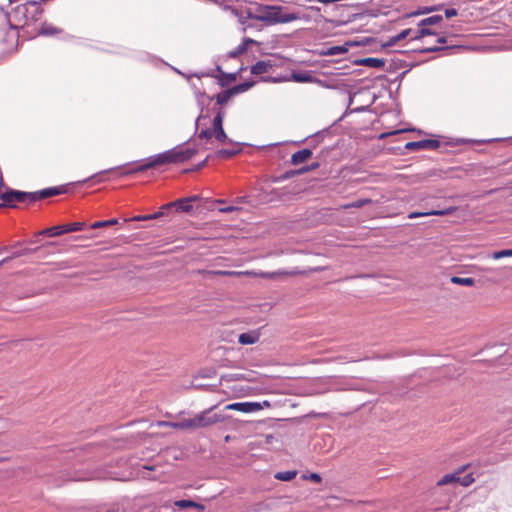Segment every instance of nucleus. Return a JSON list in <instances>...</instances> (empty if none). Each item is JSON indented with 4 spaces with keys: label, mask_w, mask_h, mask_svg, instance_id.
<instances>
[{
    "label": "nucleus",
    "mask_w": 512,
    "mask_h": 512,
    "mask_svg": "<svg viewBox=\"0 0 512 512\" xmlns=\"http://www.w3.org/2000/svg\"><path fill=\"white\" fill-rule=\"evenodd\" d=\"M430 138H424L417 141H409L404 146L403 149L406 152V155L413 151L420 150H437L441 147V145L455 147L464 144H488L494 142H512V136L509 137H500V138H490V139H471V138H452L444 135L438 134H429Z\"/></svg>",
    "instance_id": "obj_1"
},
{
    "label": "nucleus",
    "mask_w": 512,
    "mask_h": 512,
    "mask_svg": "<svg viewBox=\"0 0 512 512\" xmlns=\"http://www.w3.org/2000/svg\"><path fill=\"white\" fill-rule=\"evenodd\" d=\"M164 165H173L170 149L143 159L104 169L103 173L104 176L109 173H116L118 177H125L142 173L150 169H156Z\"/></svg>",
    "instance_id": "obj_2"
},
{
    "label": "nucleus",
    "mask_w": 512,
    "mask_h": 512,
    "mask_svg": "<svg viewBox=\"0 0 512 512\" xmlns=\"http://www.w3.org/2000/svg\"><path fill=\"white\" fill-rule=\"evenodd\" d=\"M105 180L103 170L98 171L82 180L73 181L57 186H50L40 190L33 191L35 203L46 198L68 194L74 191V189L82 187L85 184L89 186L101 183Z\"/></svg>",
    "instance_id": "obj_3"
},
{
    "label": "nucleus",
    "mask_w": 512,
    "mask_h": 512,
    "mask_svg": "<svg viewBox=\"0 0 512 512\" xmlns=\"http://www.w3.org/2000/svg\"><path fill=\"white\" fill-rule=\"evenodd\" d=\"M4 253L8 254L7 256H27L34 253H37L38 256H52L56 253H62V250L57 248L55 242L52 241L41 245H38L35 242H17L15 246L0 244V255Z\"/></svg>",
    "instance_id": "obj_4"
},
{
    "label": "nucleus",
    "mask_w": 512,
    "mask_h": 512,
    "mask_svg": "<svg viewBox=\"0 0 512 512\" xmlns=\"http://www.w3.org/2000/svg\"><path fill=\"white\" fill-rule=\"evenodd\" d=\"M263 14L259 15L261 22L267 26L277 24H286L300 19V13L296 11L286 12V8L281 5L267 4L262 6Z\"/></svg>",
    "instance_id": "obj_5"
},
{
    "label": "nucleus",
    "mask_w": 512,
    "mask_h": 512,
    "mask_svg": "<svg viewBox=\"0 0 512 512\" xmlns=\"http://www.w3.org/2000/svg\"><path fill=\"white\" fill-rule=\"evenodd\" d=\"M1 205L3 208L15 209L17 204H34V192L23 191L14 188H6V191H1Z\"/></svg>",
    "instance_id": "obj_6"
},
{
    "label": "nucleus",
    "mask_w": 512,
    "mask_h": 512,
    "mask_svg": "<svg viewBox=\"0 0 512 512\" xmlns=\"http://www.w3.org/2000/svg\"><path fill=\"white\" fill-rule=\"evenodd\" d=\"M332 149H334V147H331V148L326 147V148H324L318 155L315 156V161L311 162L310 164H302L300 167L294 168V169H288V170H286L285 172H283L280 175H272V176H270L269 182H271V183H280V182H284L286 180H289L291 178H294V177H297V176H300V175H304V174L309 173L311 171L317 170L318 168L321 167V162L319 161V158L322 155V153L324 151L328 152V151H330Z\"/></svg>",
    "instance_id": "obj_7"
},
{
    "label": "nucleus",
    "mask_w": 512,
    "mask_h": 512,
    "mask_svg": "<svg viewBox=\"0 0 512 512\" xmlns=\"http://www.w3.org/2000/svg\"><path fill=\"white\" fill-rule=\"evenodd\" d=\"M192 141V137L187 139L186 141L177 144L176 146L170 148L173 165L184 164L193 159L200 151V148L197 144L193 146L186 145Z\"/></svg>",
    "instance_id": "obj_8"
},
{
    "label": "nucleus",
    "mask_w": 512,
    "mask_h": 512,
    "mask_svg": "<svg viewBox=\"0 0 512 512\" xmlns=\"http://www.w3.org/2000/svg\"><path fill=\"white\" fill-rule=\"evenodd\" d=\"M215 407L216 406L210 407L196 414L192 418L194 429L205 428L213 424L225 421L226 416L223 413L214 412Z\"/></svg>",
    "instance_id": "obj_9"
},
{
    "label": "nucleus",
    "mask_w": 512,
    "mask_h": 512,
    "mask_svg": "<svg viewBox=\"0 0 512 512\" xmlns=\"http://www.w3.org/2000/svg\"><path fill=\"white\" fill-rule=\"evenodd\" d=\"M0 9H1V11H3L5 13V17H6L9 29L15 30L17 32L19 31V29H21L25 36L28 35V33L30 31L31 24L27 23L28 8L25 7L24 4H19L12 9V14H13L14 18L18 21H21V20L24 21L22 26H17V25L12 24L10 21V18H9V13L7 11H5L3 7H0Z\"/></svg>",
    "instance_id": "obj_10"
},
{
    "label": "nucleus",
    "mask_w": 512,
    "mask_h": 512,
    "mask_svg": "<svg viewBox=\"0 0 512 512\" xmlns=\"http://www.w3.org/2000/svg\"><path fill=\"white\" fill-rule=\"evenodd\" d=\"M328 208H322L319 210H307L305 217L301 219L304 228H314L321 224H325L328 221Z\"/></svg>",
    "instance_id": "obj_11"
},
{
    "label": "nucleus",
    "mask_w": 512,
    "mask_h": 512,
    "mask_svg": "<svg viewBox=\"0 0 512 512\" xmlns=\"http://www.w3.org/2000/svg\"><path fill=\"white\" fill-rule=\"evenodd\" d=\"M413 32L412 28H406L398 32L397 34L390 36L385 42H381L379 46L371 47L369 52L376 53L378 51H384L387 48L395 46L398 42L406 39Z\"/></svg>",
    "instance_id": "obj_12"
},
{
    "label": "nucleus",
    "mask_w": 512,
    "mask_h": 512,
    "mask_svg": "<svg viewBox=\"0 0 512 512\" xmlns=\"http://www.w3.org/2000/svg\"><path fill=\"white\" fill-rule=\"evenodd\" d=\"M63 29L54 26L51 23H48L47 21H44L41 23L40 28L36 29V26H33V29H31L26 36L28 39H34L37 36H44V37H52L57 34H62Z\"/></svg>",
    "instance_id": "obj_13"
},
{
    "label": "nucleus",
    "mask_w": 512,
    "mask_h": 512,
    "mask_svg": "<svg viewBox=\"0 0 512 512\" xmlns=\"http://www.w3.org/2000/svg\"><path fill=\"white\" fill-rule=\"evenodd\" d=\"M233 147L231 148H220L214 151L212 154V158H217L221 160H229L243 152L244 147L250 146L249 143L246 142H238V144H231Z\"/></svg>",
    "instance_id": "obj_14"
},
{
    "label": "nucleus",
    "mask_w": 512,
    "mask_h": 512,
    "mask_svg": "<svg viewBox=\"0 0 512 512\" xmlns=\"http://www.w3.org/2000/svg\"><path fill=\"white\" fill-rule=\"evenodd\" d=\"M203 208L207 209V210L217 209L218 212L224 213V214H229V213H232V212H236V211H241L242 210V208L240 206L235 205L234 203L230 204V205H227L226 204V200H224V199H215V200L206 199L204 201Z\"/></svg>",
    "instance_id": "obj_15"
},
{
    "label": "nucleus",
    "mask_w": 512,
    "mask_h": 512,
    "mask_svg": "<svg viewBox=\"0 0 512 512\" xmlns=\"http://www.w3.org/2000/svg\"><path fill=\"white\" fill-rule=\"evenodd\" d=\"M212 130L214 138L221 144H238V141L228 137L224 129V119H212Z\"/></svg>",
    "instance_id": "obj_16"
},
{
    "label": "nucleus",
    "mask_w": 512,
    "mask_h": 512,
    "mask_svg": "<svg viewBox=\"0 0 512 512\" xmlns=\"http://www.w3.org/2000/svg\"><path fill=\"white\" fill-rule=\"evenodd\" d=\"M463 45H451V46H429V47H420L416 49L411 50H396L395 52L403 54V55H409L411 53L415 54H427V53H438L441 51L446 50H454V49H463Z\"/></svg>",
    "instance_id": "obj_17"
},
{
    "label": "nucleus",
    "mask_w": 512,
    "mask_h": 512,
    "mask_svg": "<svg viewBox=\"0 0 512 512\" xmlns=\"http://www.w3.org/2000/svg\"><path fill=\"white\" fill-rule=\"evenodd\" d=\"M170 205H172V207L174 208V211L177 213L190 214L194 210L202 211L204 209L203 208L204 203L194 206L193 204L189 203V200L187 199V197H181L174 201H171Z\"/></svg>",
    "instance_id": "obj_18"
},
{
    "label": "nucleus",
    "mask_w": 512,
    "mask_h": 512,
    "mask_svg": "<svg viewBox=\"0 0 512 512\" xmlns=\"http://www.w3.org/2000/svg\"><path fill=\"white\" fill-rule=\"evenodd\" d=\"M351 63L355 66H365L375 69H385L387 60L379 57H357L351 60Z\"/></svg>",
    "instance_id": "obj_19"
},
{
    "label": "nucleus",
    "mask_w": 512,
    "mask_h": 512,
    "mask_svg": "<svg viewBox=\"0 0 512 512\" xmlns=\"http://www.w3.org/2000/svg\"><path fill=\"white\" fill-rule=\"evenodd\" d=\"M313 155H314V149L308 144L307 147H304V148L299 149V150L295 151L294 153H292L289 161H287L286 163L293 165V166L305 164V162L307 160H309L310 158H312Z\"/></svg>",
    "instance_id": "obj_20"
},
{
    "label": "nucleus",
    "mask_w": 512,
    "mask_h": 512,
    "mask_svg": "<svg viewBox=\"0 0 512 512\" xmlns=\"http://www.w3.org/2000/svg\"><path fill=\"white\" fill-rule=\"evenodd\" d=\"M445 7V3H437L427 6H418L415 10L406 12L402 19H409L413 17H418L421 15H428L434 12L442 11Z\"/></svg>",
    "instance_id": "obj_21"
},
{
    "label": "nucleus",
    "mask_w": 512,
    "mask_h": 512,
    "mask_svg": "<svg viewBox=\"0 0 512 512\" xmlns=\"http://www.w3.org/2000/svg\"><path fill=\"white\" fill-rule=\"evenodd\" d=\"M226 410H236L242 413H253L261 410L257 401L234 402L225 406Z\"/></svg>",
    "instance_id": "obj_22"
},
{
    "label": "nucleus",
    "mask_w": 512,
    "mask_h": 512,
    "mask_svg": "<svg viewBox=\"0 0 512 512\" xmlns=\"http://www.w3.org/2000/svg\"><path fill=\"white\" fill-rule=\"evenodd\" d=\"M456 169H457L456 167H449L446 170L432 168V169H429L427 171H424V172H421V173H417L415 175V177L417 178L418 182H426L430 178H441V179H443V178L446 177L448 172L456 170Z\"/></svg>",
    "instance_id": "obj_23"
},
{
    "label": "nucleus",
    "mask_w": 512,
    "mask_h": 512,
    "mask_svg": "<svg viewBox=\"0 0 512 512\" xmlns=\"http://www.w3.org/2000/svg\"><path fill=\"white\" fill-rule=\"evenodd\" d=\"M278 64L275 60L266 59V60H257L254 64L249 66L250 73L252 75H260L267 73L271 68L276 67Z\"/></svg>",
    "instance_id": "obj_24"
},
{
    "label": "nucleus",
    "mask_w": 512,
    "mask_h": 512,
    "mask_svg": "<svg viewBox=\"0 0 512 512\" xmlns=\"http://www.w3.org/2000/svg\"><path fill=\"white\" fill-rule=\"evenodd\" d=\"M291 82L295 83H314L318 81L312 74V71L302 69H292L290 71Z\"/></svg>",
    "instance_id": "obj_25"
},
{
    "label": "nucleus",
    "mask_w": 512,
    "mask_h": 512,
    "mask_svg": "<svg viewBox=\"0 0 512 512\" xmlns=\"http://www.w3.org/2000/svg\"><path fill=\"white\" fill-rule=\"evenodd\" d=\"M251 45H261V43L255 39L250 37H243L241 43L237 45L234 49L228 52V58H237L240 55L244 54Z\"/></svg>",
    "instance_id": "obj_26"
},
{
    "label": "nucleus",
    "mask_w": 512,
    "mask_h": 512,
    "mask_svg": "<svg viewBox=\"0 0 512 512\" xmlns=\"http://www.w3.org/2000/svg\"><path fill=\"white\" fill-rule=\"evenodd\" d=\"M326 266H316V267H310L308 269L300 270L298 268H294L292 270H278L277 272L269 273L267 274L269 277L273 278L275 275H306L311 272H319L325 270Z\"/></svg>",
    "instance_id": "obj_27"
},
{
    "label": "nucleus",
    "mask_w": 512,
    "mask_h": 512,
    "mask_svg": "<svg viewBox=\"0 0 512 512\" xmlns=\"http://www.w3.org/2000/svg\"><path fill=\"white\" fill-rule=\"evenodd\" d=\"M334 126L335 125H333L332 123L330 126L321 129L311 135H308L307 140H309V145L315 150L318 147V145L324 140L325 136L332 134Z\"/></svg>",
    "instance_id": "obj_28"
},
{
    "label": "nucleus",
    "mask_w": 512,
    "mask_h": 512,
    "mask_svg": "<svg viewBox=\"0 0 512 512\" xmlns=\"http://www.w3.org/2000/svg\"><path fill=\"white\" fill-rule=\"evenodd\" d=\"M348 47L346 45V41L341 45H333L328 47H322L317 51L319 56H334V55H344L348 53Z\"/></svg>",
    "instance_id": "obj_29"
},
{
    "label": "nucleus",
    "mask_w": 512,
    "mask_h": 512,
    "mask_svg": "<svg viewBox=\"0 0 512 512\" xmlns=\"http://www.w3.org/2000/svg\"><path fill=\"white\" fill-rule=\"evenodd\" d=\"M174 507L179 510L195 509L199 512H203L206 509L205 505L191 499L176 500L174 501Z\"/></svg>",
    "instance_id": "obj_30"
},
{
    "label": "nucleus",
    "mask_w": 512,
    "mask_h": 512,
    "mask_svg": "<svg viewBox=\"0 0 512 512\" xmlns=\"http://www.w3.org/2000/svg\"><path fill=\"white\" fill-rule=\"evenodd\" d=\"M371 88H372V85L360 87L359 89H357L354 92L347 91V94H348L347 107H346L344 113L337 120H335L333 122V125H337L340 121H342L348 115V110L351 109L350 106L353 104L354 98L357 94H361L365 91H369Z\"/></svg>",
    "instance_id": "obj_31"
},
{
    "label": "nucleus",
    "mask_w": 512,
    "mask_h": 512,
    "mask_svg": "<svg viewBox=\"0 0 512 512\" xmlns=\"http://www.w3.org/2000/svg\"><path fill=\"white\" fill-rule=\"evenodd\" d=\"M235 96H237V95L235 94L234 90L230 86L228 88L222 89L221 91H219L218 93H216L214 95H209L207 100L209 102H212L213 99H219L220 102H222L224 105H226Z\"/></svg>",
    "instance_id": "obj_32"
},
{
    "label": "nucleus",
    "mask_w": 512,
    "mask_h": 512,
    "mask_svg": "<svg viewBox=\"0 0 512 512\" xmlns=\"http://www.w3.org/2000/svg\"><path fill=\"white\" fill-rule=\"evenodd\" d=\"M372 44H377V38L368 36V37H361V38H354L346 41V45L348 47V50L351 47H366L371 46Z\"/></svg>",
    "instance_id": "obj_33"
},
{
    "label": "nucleus",
    "mask_w": 512,
    "mask_h": 512,
    "mask_svg": "<svg viewBox=\"0 0 512 512\" xmlns=\"http://www.w3.org/2000/svg\"><path fill=\"white\" fill-rule=\"evenodd\" d=\"M224 72L222 66L220 64H216L215 68L207 69L205 71L193 72L189 76H195L198 79L204 77L214 78L217 81L218 75H221Z\"/></svg>",
    "instance_id": "obj_34"
},
{
    "label": "nucleus",
    "mask_w": 512,
    "mask_h": 512,
    "mask_svg": "<svg viewBox=\"0 0 512 512\" xmlns=\"http://www.w3.org/2000/svg\"><path fill=\"white\" fill-rule=\"evenodd\" d=\"M258 82H260L259 79L255 80V79L249 77L248 79H245L242 82H239V83H237L235 85H232L231 87L234 90L235 94L239 95V94H242V93H245V92L249 91Z\"/></svg>",
    "instance_id": "obj_35"
},
{
    "label": "nucleus",
    "mask_w": 512,
    "mask_h": 512,
    "mask_svg": "<svg viewBox=\"0 0 512 512\" xmlns=\"http://www.w3.org/2000/svg\"><path fill=\"white\" fill-rule=\"evenodd\" d=\"M199 109L198 120H210L209 102L206 98H195Z\"/></svg>",
    "instance_id": "obj_36"
},
{
    "label": "nucleus",
    "mask_w": 512,
    "mask_h": 512,
    "mask_svg": "<svg viewBox=\"0 0 512 512\" xmlns=\"http://www.w3.org/2000/svg\"><path fill=\"white\" fill-rule=\"evenodd\" d=\"M260 333L256 330L241 333L238 336V343L241 345H252L259 341Z\"/></svg>",
    "instance_id": "obj_37"
},
{
    "label": "nucleus",
    "mask_w": 512,
    "mask_h": 512,
    "mask_svg": "<svg viewBox=\"0 0 512 512\" xmlns=\"http://www.w3.org/2000/svg\"><path fill=\"white\" fill-rule=\"evenodd\" d=\"M427 36H438V33L430 27L417 26V30L414 32L413 36H411L410 41L422 40Z\"/></svg>",
    "instance_id": "obj_38"
},
{
    "label": "nucleus",
    "mask_w": 512,
    "mask_h": 512,
    "mask_svg": "<svg viewBox=\"0 0 512 512\" xmlns=\"http://www.w3.org/2000/svg\"><path fill=\"white\" fill-rule=\"evenodd\" d=\"M464 469H465V466L459 468L457 471H455L453 473L445 474L443 477H441L437 481V485L444 486V485L451 484V483L458 484L459 474H462Z\"/></svg>",
    "instance_id": "obj_39"
},
{
    "label": "nucleus",
    "mask_w": 512,
    "mask_h": 512,
    "mask_svg": "<svg viewBox=\"0 0 512 512\" xmlns=\"http://www.w3.org/2000/svg\"><path fill=\"white\" fill-rule=\"evenodd\" d=\"M243 10H244V14H243V20H244L243 31H246L247 29H250V28H255L256 27L255 24L248 23L247 21L248 20H256V21L261 22V18H258L259 15H256L254 13V11H253V8H251V7H243Z\"/></svg>",
    "instance_id": "obj_40"
},
{
    "label": "nucleus",
    "mask_w": 512,
    "mask_h": 512,
    "mask_svg": "<svg viewBox=\"0 0 512 512\" xmlns=\"http://www.w3.org/2000/svg\"><path fill=\"white\" fill-rule=\"evenodd\" d=\"M192 139L197 137L199 140H204L206 143H210L212 138L214 137L212 127H208L206 125L202 126L200 130H194Z\"/></svg>",
    "instance_id": "obj_41"
},
{
    "label": "nucleus",
    "mask_w": 512,
    "mask_h": 512,
    "mask_svg": "<svg viewBox=\"0 0 512 512\" xmlns=\"http://www.w3.org/2000/svg\"><path fill=\"white\" fill-rule=\"evenodd\" d=\"M62 226L65 229V233L90 230L89 223L86 221H73L69 223H63Z\"/></svg>",
    "instance_id": "obj_42"
},
{
    "label": "nucleus",
    "mask_w": 512,
    "mask_h": 512,
    "mask_svg": "<svg viewBox=\"0 0 512 512\" xmlns=\"http://www.w3.org/2000/svg\"><path fill=\"white\" fill-rule=\"evenodd\" d=\"M409 64L410 63H408L404 59L392 58V59L389 60L388 66L385 65V69L384 70L387 73H394V72L398 71L401 68H406L407 69Z\"/></svg>",
    "instance_id": "obj_43"
},
{
    "label": "nucleus",
    "mask_w": 512,
    "mask_h": 512,
    "mask_svg": "<svg viewBox=\"0 0 512 512\" xmlns=\"http://www.w3.org/2000/svg\"><path fill=\"white\" fill-rule=\"evenodd\" d=\"M216 84L220 86L222 89L228 88V85L232 82H235L236 75L233 72L224 71L221 75H218Z\"/></svg>",
    "instance_id": "obj_44"
},
{
    "label": "nucleus",
    "mask_w": 512,
    "mask_h": 512,
    "mask_svg": "<svg viewBox=\"0 0 512 512\" xmlns=\"http://www.w3.org/2000/svg\"><path fill=\"white\" fill-rule=\"evenodd\" d=\"M260 82L264 83H283V82H291L290 73L289 74H278L275 76L266 75L259 77Z\"/></svg>",
    "instance_id": "obj_45"
},
{
    "label": "nucleus",
    "mask_w": 512,
    "mask_h": 512,
    "mask_svg": "<svg viewBox=\"0 0 512 512\" xmlns=\"http://www.w3.org/2000/svg\"><path fill=\"white\" fill-rule=\"evenodd\" d=\"M65 234V229L62 224L54 225L48 228L43 229L39 235L46 237H58Z\"/></svg>",
    "instance_id": "obj_46"
},
{
    "label": "nucleus",
    "mask_w": 512,
    "mask_h": 512,
    "mask_svg": "<svg viewBox=\"0 0 512 512\" xmlns=\"http://www.w3.org/2000/svg\"><path fill=\"white\" fill-rule=\"evenodd\" d=\"M443 16L441 14H433L426 18H423L417 22V26H425L430 27L434 25H439L443 22Z\"/></svg>",
    "instance_id": "obj_47"
},
{
    "label": "nucleus",
    "mask_w": 512,
    "mask_h": 512,
    "mask_svg": "<svg viewBox=\"0 0 512 512\" xmlns=\"http://www.w3.org/2000/svg\"><path fill=\"white\" fill-rule=\"evenodd\" d=\"M214 101V105L212 107V109L210 110V113L212 112L213 113V119H225V116H226V110H225V105L220 102L219 99H213Z\"/></svg>",
    "instance_id": "obj_48"
},
{
    "label": "nucleus",
    "mask_w": 512,
    "mask_h": 512,
    "mask_svg": "<svg viewBox=\"0 0 512 512\" xmlns=\"http://www.w3.org/2000/svg\"><path fill=\"white\" fill-rule=\"evenodd\" d=\"M214 101V105L212 107V109L210 110V113L212 112L213 113V119H225V116H226V110H225V105L220 102L219 99H213Z\"/></svg>",
    "instance_id": "obj_49"
},
{
    "label": "nucleus",
    "mask_w": 512,
    "mask_h": 512,
    "mask_svg": "<svg viewBox=\"0 0 512 512\" xmlns=\"http://www.w3.org/2000/svg\"><path fill=\"white\" fill-rule=\"evenodd\" d=\"M458 210V206H448V207H440L439 205L437 208H433L429 210V213H432L433 216H449L455 213Z\"/></svg>",
    "instance_id": "obj_50"
},
{
    "label": "nucleus",
    "mask_w": 512,
    "mask_h": 512,
    "mask_svg": "<svg viewBox=\"0 0 512 512\" xmlns=\"http://www.w3.org/2000/svg\"><path fill=\"white\" fill-rule=\"evenodd\" d=\"M422 62L420 61H414V62H410V64L408 65V68L405 69L404 71H402L401 73H399L394 79H391V83H395V82H398V85L396 87V91H399L400 87H401V83H402V80L405 78V76L415 67L419 66Z\"/></svg>",
    "instance_id": "obj_51"
},
{
    "label": "nucleus",
    "mask_w": 512,
    "mask_h": 512,
    "mask_svg": "<svg viewBox=\"0 0 512 512\" xmlns=\"http://www.w3.org/2000/svg\"><path fill=\"white\" fill-rule=\"evenodd\" d=\"M212 159V154H208L203 160L199 161L198 163L190 166V167H187V168H184L182 170V173L183 174H190V173H194V172H198L200 171L201 169H203L204 167L207 166L208 164V161Z\"/></svg>",
    "instance_id": "obj_52"
},
{
    "label": "nucleus",
    "mask_w": 512,
    "mask_h": 512,
    "mask_svg": "<svg viewBox=\"0 0 512 512\" xmlns=\"http://www.w3.org/2000/svg\"><path fill=\"white\" fill-rule=\"evenodd\" d=\"M118 221H119L118 218H110V219H106V220H98V221L89 223V229L90 230H95V229H100V228L111 227L113 225L118 224Z\"/></svg>",
    "instance_id": "obj_53"
},
{
    "label": "nucleus",
    "mask_w": 512,
    "mask_h": 512,
    "mask_svg": "<svg viewBox=\"0 0 512 512\" xmlns=\"http://www.w3.org/2000/svg\"><path fill=\"white\" fill-rule=\"evenodd\" d=\"M458 256H469L468 254H459ZM475 256H512V247L493 250L491 252H479Z\"/></svg>",
    "instance_id": "obj_54"
},
{
    "label": "nucleus",
    "mask_w": 512,
    "mask_h": 512,
    "mask_svg": "<svg viewBox=\"0 0 512 512\" xmlns=\"http://www.w3.org/2000/svg\"><path fill=\"white\" fill-rule=\"evenodd\" d=\"M44 13V9L42 7L34 8L32 11L28 10V21L27 23L31 24L30 30L33 29V26L41 19Z\"/></svg>",
    "instance_id": "obj_55"
},
{
    "label": "nucleus",
    "mask_w": 512,
    "mask_h": 512,
    "mask_svg": "<svg viewBox=\"0 0 512 512\" xmlns=\"http://www.w3.org/2000/svg\"><path fill=\"white\" fill-rule=\"evenodd\" d=\"M165 425H169L170 427H173L175 429L185 430V429H194V423L192 418L189 419H182L181 421L177 422H165Z\"/></svg>",
    "instance_id": "obj_56"
},
{
    "label": "nucleus",
    "mask_w": 512,
    "mask_h": 512,
    "mask_svg": "<svg viewBox=\"0 0 512 512\" xmlns=\"http://www.w3.org/2000/svg\"><path fill=\"white\" fill-rule=\"evenodd\" d=\"M251 196L254 200V205L258 204V203H264L263 200L261 199L263 196H266V194H268V188H265L263 186L261 187H255L251 190Z\"/></svg>",
    "instance_id": "obj_57"
},
{
    "label": "nucleus",
    "mask_w": 512,
    "mask_h": 512,
    "mask_svg": "<svg viewBox=\"0 0 512 512\" xmlns=\"http://www.w3.org/2000/svg\"><path fill=\"white\" fill-rule=\"evenodd\" d=\"M450 282L452 284L461 285V286H474L475 279L472 277H460V276H452L450 278Z\"/></svg>",
    "instance_id": "obj_58"
},
{
    "label": "nucleus",
    "mask_w": 512,
    "mask_h": 512,
    "mask_svg": "<svg viewBox=\"0 0 512 512\" xmlns=\"http://www.w3.org/2000/svg\"><path fill=\"white\" fill-rule=\"evenodd\" d=\"M296 475H297V471L296 470H287V471L277 472L274 475V477L277 480L288 482V481L293 480L296 477Z\"/></svg>",
    "instance_id": "obj_59"
},
{
    "label": "nucleus",
    "mask_w": 512,
    "mask_h": 512,
    "mask_svg": "<svg viewBox=\"0 0 512 512\" xmlns=\"http://www.w3.org/2000/svg\"><path fill=\"white\" fill-rule=\"evenodd\" d=\"M174 210L170 202L161 205L158 211L154 212L155 219H160L163 217H168L170 213Z\"/></svg>",
    "instance_id": "obj_60"
},
{
    "label": "nucleus",
    "mask_w": 512,
    "mask_h": 512,
    "mask_svg": "<svg viewBox=\"0 0 512 512\" xmlns=\"http://www.w3.org/2000/svg\"><path fill=\"white\" fill-rule=\"evenodd\" d=\"M373 200L368 197L364 198H357L356 200L350 202L349 204L345 205L346 208H362L368 204H372Z\"/></svg>",
    "instance_id": "obj_61"
},
{
    "label": "nucleus",
    "mask_w": 512,
    "mask_h": 512,
    "mask_svg": "<svg viewBox=\"0 0 512 512\" xmlns=\"http://www.w3.org/2000/svg\"><path fill=\"white\" fill-rule=\"evenodd\" d=\"M315 21L318 22H325L331 24L334 28L345 26V22L343 19H333V18H327L323 16L322 14L318 15V18L315 19Z\"/></svg>",
    "instance_id": "obj_62"
},
{
    "label": "nucleus",
    "mask_w": 512,
    "mask_h": 512,
    "mask_svg": "<svg viewBox=\"0 0 512 512\" xmlns=\"http://www.w3.org/2000/svg\"><path fill=\"white\" fill-rule=\"evenodd\" d=\"M281 194L277 188H271L268 189V194L266 196H263L261 199L263 202L270 203L276 200H280Z\"/></svg>",
    "instance_id": "obj_63"
},
{
    "label": "nucleus",
    "mask_w": 512,
    "mask_h": 512,
    "mask_svg": "<svg viewBox=\"0 0 512 512\" xmlns=\"http://www.w3.org/2000/svg\"><path fill=\"white\" fill-rule=\"evenodd\" d=\"M190 88L195 96V98H206L208 99L209 94L206 93L204 89H200L195 83L189 82Z\"/></svg>",
    "instance_id": "obj_64"
}]
</instances>
